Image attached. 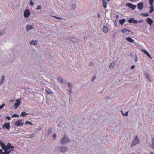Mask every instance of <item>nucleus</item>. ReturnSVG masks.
<instances>
[{
	"label": "nucleus",
	"instance_id": "nucleus-1",
	"mask_svg": "<svg viewBox=\"0 0 154 154\" xmlns=\"http://www.w3.org/2000/svg\"><path fill=\"white\" fill-rule=\"evenodd\" d=\"M0 145L2 148L5 151H8V152L11 151H11H14V150L12 149H14V147L9 143H8L7 145L6 146L2 142L0 141Z\"/></svg>",
	"mask_w": 154,
	"mask_h": 154
},
{
	"label": "nucleus",
	"instance_id": "nucleus-2",
	"mask_svg": "<svg viewBox=\"0 0 154 154\" xmlns=\"http://www.w3.org/2000/svg\"><path fill=\"white\" fill-rule=\"evenodd\" d=\"M24 123L23 119H18L15 123V125L17 126L21 127Z\"/></svg>",
	"mask_w": 154,
	"mask_h": 154
},
{
	"label": "nucleus",
	"instance_id": "nucleus-3",
	"mask_svg": "<svg viewBox=\"0 0 154 154\" xmlns=\"http://www.w3.org/2000/svg\"><path fill=\"white\" fill-rule=\"evenodd\" d=\"M139 143V140L137 137V136H136L135 138L133 140L132 143L130 146L131 147H133L137 144Z\"/></svg>",
	"mask_w": 154,
	"mask_h": 154
},
{
	"label": "nucleus",
	"instance_id": "nucleus-4",
	"mask_svg": "<svg viewBox=\"0 0 154 154\" xmlns=\"http://www.w3.org/2000/svg\"><path fill=\"white\" fill-rule=\"evenodd\" d=\"M69 140L68 138L67 137L65 136L61 140L60 142L61 144L63 145L64 143L69 141Z\"/></svg>",
	"mask_w": 154,
	"mask_h": 154
},
{
	"label": "nucleus",
	"instance_id": "nucleus-5",
	"mask_svg": "<svg viewBox=\"0 0 154 154\" xmlns=\"http://www.w3.org/2000/svg\"><path fill=\"white\" fill-rule=\"evenodd\" d=\"M30 14V13L29 10L28 9H26L24 12V16L26 18L28 17Z\"/></svg>",
	"mask_w": 154,
	"mask_h": 154
},
{
	"label": "nucleus",
	"instance_id": "nucleus-6",
	"mask_svg": "<svg viewBox=\"0 0 154 154\" xmlns=\"http://www.w3.org/2000/svg\"><path fill=\"white\" fill-rule=\"evenodd\" d=\"M126 5L133 10H134L137 7V5H134L130 3H128L126 4Z\"/></svg>",
	"mask_w": 154,
	"mask_h": 154
},
{
	"label": "nucleus",
	"instance_id": "nucleus-7",
	"mask_svg": "<svg viewBox=\"0 0 154 154\" xmlns=\"http://www.w3.org/2000/svg\"><path fill=\"white\" fill-rule=\"evenodd\" d=\"M21 103V100L20 99H17L16 100V103L14 104L15 106L14 108L17 109Z\"/></svg>",
	"mask_w": 154,
	"mask_h": 154
},
{
	"label": "nucleus",
	"instance_id": "nucleus-8",
	"mask_svg": "<svg viewBox=\"0 0 154 154\" xmlns=\"http://www.w3.org/2000/svg\"><path fill=\"white\" fill-rule=\"evenodd\" d=\"M121 32L127 34H132V32L130 30L126 28H125L122 29Z\"/></svg>",
	"mask_w": 154,
	"mask_h": 154
},
{
	"label": "nucleus",
	"instance_id": "nucleus-9",
	"mask_svg": "<svg viewBox=\"0 0 154 154\" xmlns=\"http://www.w3.org/2000/svg\"><path fill=\"white\" fill-rule=\"evenodd\" d=\"M68 150V148L65 147L61 146L60 147L59 150L63 152H66Z\"/></svg>",
	"mask_w": 154,
	"mask_h": 154
},
{
	"label": "nucleus",
	"instance_id": "nucleus-10",
	"mask_svg": "<svg viewBox=\"0 0 154 154\" xmlns=\"http://www.w3.org/2000/svg\"><path fill=\"white\" fill-rule=\"evenodd\" d=\"M3 128H6L7 129L9 130L10 128V123H4L3 126Z\"/></svg>",
	"mask_w": 154,
	"mask_h": 154
},
{
	"label": "nucleus",
	"instance_id": "nucleus-11",
	"mask_svg": "<svg viewBox=\"0 0 154 154\" xmlns=\"http://www.w3.org/2000/svg\"><path fill=\"white\" fill-rule=\"evenodd\" d=\"M138 9L141 10L143 8V5L142 2L139 3L137 4Z\"/></svg>",
	"mask_w": 154,
	"mask_h": 154
},
{
	"label": "nucleus",
	"instance_id": "nucleus-12",
	"mask_svg": "<svg viewBox=\"0 0 154 154\" xmlns=\"http://www.w3.org/2000/svg\"><path fill=\"white\" fill-rule=\"evenodd\" d=\"M146 21L147 22V23L149 24L150 26H151L152 23L153 22V21L149 17H148L146 20Z\"/></svg>",
	"mask_w": 154,
	"mask_h": 154
},
{
	"label": "nucleus",
	"instance_id": "nucleus-13",
	"mask_svg": "<svg viewBox=\"0 0 154 154\" xmlns=\"http://www.w3.org/2000/svg\"><path fill=\"white\" fill-rule=\"evenodd\" d=\"M126 39L130 42L133 43L134 42V40L130 37H128L126 38Z\"/></svg>",
	"mask_w": 154,
	"mask_h": 154
},
{
	"label": "nucleus",
	"instance_id": "nucleus-14",
	"mask_svg": "<svg viewBox=\"0 0 154 154\" xmlns=\"http://www.w3.org/2000/svg\"><path fill=\"white\" fill-rule=\"evenodd\" d=\"M142 51L146 55H147L149 58H151L152 57H151L150 54L148 53V51H147L146 50L144 49H142Z\"/></svg>",
	"mask_w": 154,
	"mask_h": 154
},
{
	"label": "nucleus",
	"instance_id": "nucleus-15",
	"mask_svg": "<svg viewBox=\"0 0 154 154\" xmlns=\"http://www.w3.org/2000/svg\"><path fill=\"white\" fill-rule=\"evenodd\" d=\"M2 150L1 149H0V154H9L10 153H11V151H5V152H2Z\"/></svg>",
	"mask_w": 154,
	"mask_h": 154
},
{
	"label": "nucleus",
	"instance_id": "nucleus-16",
	"mask_svg": "<svg viewBox=\"0 0 154 154\" xmlns=\"http://www.w3.org/2000/svg\"><path fill=\"white\" fill-rule=\"evenodd\" d=\"M102 2L103 3V5L104 8H105L107 7V3L105 0H102Z\"/></svg>",
	"mask_w": 154,
	"mask_h": 154
},
{
	"label": "nucleus",
	"instance_id": "nucleus-17",
	"mask_svg": "<svg viewBox=\"0 0 154 154\" xmlns=\"http://www.w3.org/2000/svg\"><path fill=\"white\" fill-rule=\"evenodd\" d=\"M33 27L31 26L30 25H28L26 27V31H28L29 30L32 29Z\"/></svg>",
	"mask_w": 154,
	"mask_h": 154
},
{
	"label": "nucleus",
	"instance_id": "nucleus-18",
	"mask_svg": "<svg viewBox=\"0 0 154 154\" xmlns=\"http://www.w3.org/2000/svg\"><path fill=\"white\" fill-rule=\"evenodd\" d=\"M45 92L47 94H52V92L50 89L46 90Z\"/></svg>",
	"mask_w": 154,
	"mask_h": 154
},
{
	"label": "nucleus",
	"instance_id": "nucleus-19",
	"mask_svg": "<svg viewBox=\"0 0 154 154\" xmlns=\"http://www.w3.org/2000/svg\"><path fill=\"white\" fill-rule=\"evenodd\" d=\"M103 31L104 32L106 33L108 32V28L107 27L104 26L103 28Z\"/></svg>",
	"mask_w": 154,
	"mask_h": 154
},
{
	"label": "nucleus",
	"instance_id": "nucleus-20",
	"mask_svg": "<svg viewBox=\"0 0 154 154\" xmlns=\"http://www.w3.org/2000/svg\"><path fill=\"white\" fill-rule=\"evenodd\" d=\"M125 21V19H122L119 20V23L120 24L122 25Z\"/></svg>",
	"mask_w": 154,
	"mask_h": 154
},
{
	"label": "nucleus",
	"instance_id": "nucleus-21",
	"mask_svg": "<svg viewBox=\"0 0 154 154\" xmlns=\"http://www.w3.org/2000/svg\"><path fill=\"white\" fill-rule=\"evenodd\" d=\"M71 41L74 42H76L78 41V39L77 38H73L71 39Z\"/></svg>",
	"mask_w": 154,
	"mask_h": 154
},
{
	"label": "nucleus",
	"instance_id": "nucleus-22",
	"mask_svg": "<svg viewBox=\"0 0 154 154\" xmlns=\"http://www.w3.org/2000/svg\"><path fill=\"white\" fill-rule=\"evenodd\" d=\"M38 42V41L37 40H33L32 41H31L30 42V44L32 45H36V44Z\"/></svg>",
	"mask_w": 154,
	"mask_h": 154
},
{
	"label": "nucleus",
	"instance_id": "nucleus-23",
	"mask_svg": "<svg viewBox=\"0 0 154 154\" xmlns=\"http://www.w3.org/2000/svg\"><path fill=\"white\" fill-rule=\"evenodd\" d=\"M116 66V64L114 63H112L110 65L109 68H114Z\"/></svg>",
	"mask_w": 154,
	"mask_h": 154
},
{
	"label": "nucleus",
	"instance_id": "nucleus-24",
	"mask_svg": "<svg viewBox=\"0 0 154 154\" xmlns=\"http://www.w3.org/2000/svg\"><path fill=\"white\" fill-rule=\"evenodd\" d=\"M28 114H27L26 112H22L20 115L21 116L23 117H25V116H26V115Z\"/></svg>",
	"mask_w": 154,
	"mask_h": 154
},
{
	"label": "nucleus",
	"instance_id": "nucleus-25",
	"mask_svg": "<svg viewBox=\"0 0 154 154\" xmlns=\"http://www.w3.org/2000/svg\"><path fill=\"white\" fill-rule=\"evenodd\" d=\"M4 76H2V79L0 82V86L2 84L4 80Z\"/></svg>",
	"mask_w": 154,
	"mask_h": 154
},
{
	"label": "nucleus",
	"instance_id": "nucleus-26",
	"mask_svg": "<svg viewBox=\"0 0 154 154\" xmlns=\"http://www.w3.org/2000/svg\"><path fill=\"white\" fill-rule=\"evenodd\" d=\"M58 79L61 83H63V79L62 78H61L60 77H58Z\"/></svg>",
	"mask_w": 154,
	"mask_h": 154
},
{
	"label": "nucleus",
	"instance_id": "nucleus-27",
	"mask_svg": "<svg viewBox=\"0 0 154 154\" xmlns=\"http://www.w3.org/2000/svg\"><path fill=\"white\" fill-rule=\"evenodd\" d=\"M154 11V7L153 5L151 6L150 10L149 11L150 13Z\"/></svg>",
	"mask_w": 154,
	"mask_h": 154
},
{
	"label": "nucleus",
	"instance_id": "nucleus-28",
	"mask_svg": "<svg viewBox=\"0 0 154 154\" xmlns=\"http://www.w3.org/2000/svg\"><path fill=\"white\" fill-rule=\"evenodd\" d=\"M121 112L122 114L125 116H126L127 115H128V111H127L126 112V113H125V114H124L123 112H122V110H121Z\"/></svg>",
	"mask_w": 154,
	"mask_h": 154
},
{
	"label": "nucleus",
	"instance_id": "nucleus-29",
	"mask_svg": "<svg viewBox=\"0 0 154 154\" xmlns=\"http://www.w3.org/2000/svg\"><path fill=\"white\" fill-rule=\"evenodd\" d=\"M154 0H149V4L151 6L153 5V3Z\"/></svg>",
	"mask_w": 154,
	"mask_h": 154
},
{
	"label": "nucleus",
	"instance_id": "nucleus-30",
	"mask_svg": "<svg viewBox=\"0 0 154 154\" xmlns=\"http://www.w3.org/2000/svg\"><path fill=\"white\" fill-rule=\"evenodd\" d=\"M19 115H18L16 114H13L12 116V118H14V117H19Z\"/></svg>",
	"mask_w": 154,
	"mask_h": 154
},
{
	"label": "nucleus",
	"instance_id": "nucleus-31",
	"mask_svg": "<svg viewBox=\"0 0 154 154\" xmlns=\"http://www.w3.org/2000/svg\"><path fill=\"white\" fill-rule=\"evenodd\" d=\"M134 20V19L132 18H131L128 21L130 23H131L133 22V21Z\"/></svg>",
	"mask_w": 154,
	"mask_h": 154
},
{
	"label": "nucleus",
	"instance_id": "nucleus-32",
	"mask_svg": "<svg viewBox=\"0 0 154 154\" xmlns=\"http://www.w3.org/2000/svg\"><path fill=\"white\" fill-rule=\"evenodd\" d=\"M29 124L32 125H33V124L32 122L28 121H26L25 123V124Z\"/></svg>",
	"mask_w": 154,
	"mask_h": 154
},
{
	"label": "nucleus",
	"instance_id": "nucleus-33",
	"mask_svg": "<svg viewBox=\"0 0 154 154\" xmlns=\"http://www.w3.org/2000/svg\"><path fill=\"white\" fill-rule=\"evenodd\" d=\"M152 146L153 148L154 149V138H153L152 140Z\"/></svg>",
	"mask_w": 154,
	"mask_h": 154
},
{
	"label": "nucleus",
	"instance_id": "nucleus-34",
	"mask_svg": "<svg viewBox=\"0 0 154 154\" xmlns=\"http://www.w3.org/2000/svg\"><path fill=\"white\" fill-rule=\"evenodd\" d=\"M138 58L137 56L136 55L135 57V58L134 59V60L135 62H137V61Z\"/></svg>",
	"mask_w": 154,
	"mask_h": 154
},
{
	"label": "nucleus",
	"instance_id": "nucleus-35",
	"mask_svg": "<svg viewBox=\"0 0 154 154\" xmlns=\"http://www.w3.org/2000/svg\"><path fill=\"white\" fill-rule=\"evenodd\" d=\"M5 104L4 103L3 104H2V105H0V109H2L3 108L4 106H5Z\"/></svg>",
	"mask_w": 154,
	"mask_h": 154
},
{
	"label": "nucleus",
	"instance_id": "nucleus-36",
	"mask_svg": "<svg viewBox=\"0 0 154 154\" xmlns=\"http://www.w3.org/2000/svg\"><path fill=\"white\" fill-rule=\"evenodd\" d=\"M41 6L40 5H38L37 6V8H36V9L38 10V9H41Z\"/></svg>",
	"mask_w": 154,
	"mask_h": 154
},
{
	"label": "nucleus",
	"instance_id": "nucleus-37",
	"mask_svg": "<svg viewBox=\"0 0 154 154\" xmlns=\"http://www.w3.org/2000/svg\"><path fill=\"white\" fill-rule=\"evenodd\" d=\"M76 7V4H74L72 6V8L73 9H75Z\"/></svg>",
	"mask_w": 154,
	"mask_h": 154
},
{
	"label": "nucleus",
	"instance_id": "nucleus-38",
	"mask_svg": "<svg viewBox=\"0 0 154 154\" xmlns=\"http://www.w3.org/2000/svg\"><path fill=\"white\" fill-rule=\"evenodd\" d=\"M145 75L146 77L148 79L149 78V77H150L149 75H148V74L147 73H146L145 74Z\"/></svg>",
	"mask_w": 154,
	"mask_h": 154
},
{
	"label": "nucleus",
	"instance_id": "nucleus-39",
	"mask_svg": "<svg viewBox=\"0 0 154 154\" xmlns=\"http://www.w3.org/2000/svg\"><path fill=\"white\" fill-rule=\"evenodd\" d=\"M149 14L147 13H144L143 14V16L145 17H147L149 16Z\"/></svg>",
	"mask_w": 154,
	"mask_h": 154
},
{
	"label": "nucleus",
	"instance_id": "nucleus-40",
	"mask_svg": "<svg viewBox=\"0 0 154 154\" xmlns=\"http://www.w3.org/2000/svg\"><path fill=\"white\" fill-rule=\"evenodd\" d=\"M134 23H138V21L136 20H134L133 21V22Z\"/></svg>",
	"mask_w": 154,
	"mask_h": 154
},
{
	"label": "nucleus",
	"instance_id": "nucleus-41",
	"mask_svg": "<svg viewBox=\"0 0 154 154\" xmlns=\"http://www.w3.org/2000/svg\"><path fill=\"white\" fill-rule=\"evenodd\" d=\"M53 137L54 138V140H55L56 139V135L55 134H54L53 135Z\"/></svg>",
	"mask_w": 154,
	"mask_h": 154
},
{
	"label": "nucleus",
	"instance_id": "nucleus-42",
	"mask_svg": "<svg viewBox=\"0 0 154 154\" xmlns=\"http://www.w3.org/2000/svg\"><path fill=\"white\" fill-rule=\"evenodd\" d=\"M30 4L32 6H33V3L32 2V0L30 1Z\"/></svg>",
	"mask_w": 154,
	"mask_h": 154
},
{
	"label": "nucleus",
	"instance_id": "nucleus-43",
	"mask_svg": "<svg viewBox=\"0 0 154 154\" xmlns=\"http://www.w3.org/2000/svg\"><path fill=\"white\" fill-rule=\"evenodd\" d=\"M148 79L150 82H151L152 81V78L151 77H149V78H148Z\"/></svg>",
	"mask_w": 154,
	"mask_h": 154
},
{
	"label": "nucleus",
	"instance_id": "nucleus-44",
	"mask_svg": "<svg viewBox=\"0 0 154 154\" xmlns=\"http://www.w3.org/2000/svg\"><path fill=\"white\" fill-rule=\"evenodd\" d=\"M89 65L90 66H92L94 65V63L93 62H90L89 63Z\"/></svg>",
	"mask_w": 154,
	"mask_h": 154
},
{
	"label": "nucleus",
	"instance_id": "nucleus-45",
	"mask_svg": "<svg viewBox=\"0 0 154 154\" xmlns=\"http://www.w3.org/2000/svg\"><path fill=\"white\" fill-rule=\"evenodd\" d=\"M95 76L93 77L91 79V81H93L95 80Z\"/></svg>",
	"mask_w": 154,
	"mask_h": 154
},
{
	"label": "nucleus",
	"instance_id": "nucleus-46",
	"mask_svg": "<svg viewBox=\"0 0 154 154\" xmlns=\"http://www.w3.org/2000/svg\"><path fill=\"white\" fill-rule=\"evenodd\" d=\"M54 17L55 18H56L57 19H61V18L59 17H57L56 16H54Z\"/></svg>",
	"mask_w": 154,
	"mask_h": 154
},
{
	"label": "nucleus",
	"instance_id": "nucleus-47",
	"mask_svg": "<svg viewBox=\"0 0 154 154\" xmlns=\"http://www.w3.org/2000/svg\"><path fill=\"white\" fill-rule=\"evenodd\" d=\"M135 67V66L134 65H132L131 67V69H134V68Z\"/></svg>",
	"mask_w": 154,
	"mask_h": 154
},
{
	"label": "nucleus",
	"instance_id": "nucleus-48",
	"mask_svg": "<svg viewBox=\"0 0 154 154\" xmlns=\"http://www.w3.org/2000/svg\"><path fill=\"white\" fill-rule=\"evenodd\" d=\"M68 86L70 88H71V85L70 84V83H68Z\"/></svg>",
	"mask_w": 154,
	"mask_h": 154
},
{
	"label": "nucleus",
	"instance_id": "nucleus-49",
	"mask_svg": "<svg viewBox=\"0 0 154 154\" xmlns=\"http://www.w3.org/2000/svg\"><path fill=\"white\" fill-rule=\"evenodd\" d=\"M7 119H8V120H10L11 119V118L10 117H7Z\"/></svg>",
	"mask_w": 154,
	"mask_h": 154
},
{
	"label": "nucleus",
	"instance_id": "nucleus-50",
	"mask_svg": "<svg viewBox=\"0 0 154 154\" xmlns=\"http://www.w3.org/2000/svg\"><path fill=\"white\" fill-rule=\"evenodd\" d=\"M143 21V20H141L139 21H138V23H140Z\"/></svg>",
	"mask_w": 154,
	"mask_h": 154
},
{
	"label": "nucleus",
	"instance_id": "nucleus-51",
	"mask_svg": "<svg viewBox=\"0 0 154 154\" xmlns=\"http://www.w3.org/2000/svg\"><path fill=\"white\" fill-rule=\"evenodd\" d=\"M48 131H49L50 133L51 131V129H49L48 130Z\"/></svg>",
	"mask_w": 154,
	"mask_h": 154
},
{
	"label": "nucleus",
	"instance_id": "nucleus-52",
	"mask_svg": "<svg viewBox=\"0 0 154 154\" xmlns=\"http://www.w3.org/2000/svg\"><path fill=\"white\" fill-rule=\"evenodd\" d=\"M130 1L131 2H133L134 1V0H130Z\"/></svg>",
	"mask_w": 154,
	"mask_h": 154
},
{
	"label": "nucleus",
	"instance_id": "nucleus-53",
	"mask_svg": "<svg viewBox=\"0 0 154 154\" xmlns=\"http://www.w3.org/2000/svg\"><path fill=\"white\" fill-rule=\"evenodd\" d=\"M151 154H154V153H153V152H151Z\"/></svg>",
	"mask_w": 154,
	"mask_h": 154
},
{
	"label": "nucleus",
	"instance_id": "nucleus-54",
	"mask_svg": "<svg viewBox=\"0 0 154 154\" xmlns=\"http://www.w3.org/2000/svg\"><path fill=\"white\" fill-rule=\"evenodd\" d=\"M2 34H3V33H2L0 32V35H2Z\"/></svg>",
	"mask_w": 154,
	"mask_h": 154
},
{
	"label": "nucleus",
	"instance_id": "nucleus-55",
	"mask_svg": "<svg viewBox=\"0 0 154 154\" xmlns=\"http://www.w3.org/2000/svg\"><path fill=\"white\" fill-rule=\"evenodd\" d=\"M69 92H70V93L71 92V89H70L69 90Z\"/></svg>",
	"mask_w": 154,
	"mask_h": 154
},
{
	"label": "nucleus",
	"instance_id": "nucleus-56",
	"mask_svg": "<svg viewBox=\"0 0 154 154\" xmlns=\"http://www.w3.org/2000/svg\"><path fill=\"white\" fill-rule=\"evenodd\" d=\"M116 17L117 18V17H118V16L117 15H116Z\"/></svg>",
	"mask_w": 154,
	"mask_h": 154
},
{
	"label": "nucleus",
	"instance_id": "nucleus-57",
	"mask_svg": "<svg viewBox=\"0 0 154 154\" xmlns=\"http://www.w3.org/2000/svg\"><path fill=\"white\" fill-rule=\"evenodd\" d=\"M107 1H110V0H107Z\"/></svg>",
	"mask_w": 154,
	"mask_h": 154
},
{
	"label": "nucleus",
	"instance_id": "nucleus-58",
	"mask_svg": "<svg viewBox=\"0 0 154 154\" xmlns=\"http://www.w3.org/2000/svg\"><path fill=\"white\" fill-rule=\"evenodd\" d=\"M100 15H99H99H98V17H100Z\"/></svg>",
	"mask_w": 154,
	"mask_h": 154
},
{
	"label": "nucleus",
	"instance_id": "nucleus-59",
	"mask_svg": "<svg viewBox=\"0 0 154 154\" xmlns=\"http://www.w3.org/2000/svg\"><path fill=\"white\" fill-rule=\"evenodd\" d=\"M30 137H32V136H31V135H30Z\"/></svg>",
	"mask_w": 154,
	"mask_h": 154
},
{
	"label": "nucleus",
	"instance_id": "nucleus-60",
	"mask_svg": "<svg viewBox=\"0 0 154 154\" xmlns=\"http://www.w3.org/2000/svg\"><path fill=\"white\" fill-rule=\"evenodd\" d=\"M85 38H84V40H85Z\"/></svg>",
	"mask_w": 154,
	"mask_h": 154
}]
</instances>
